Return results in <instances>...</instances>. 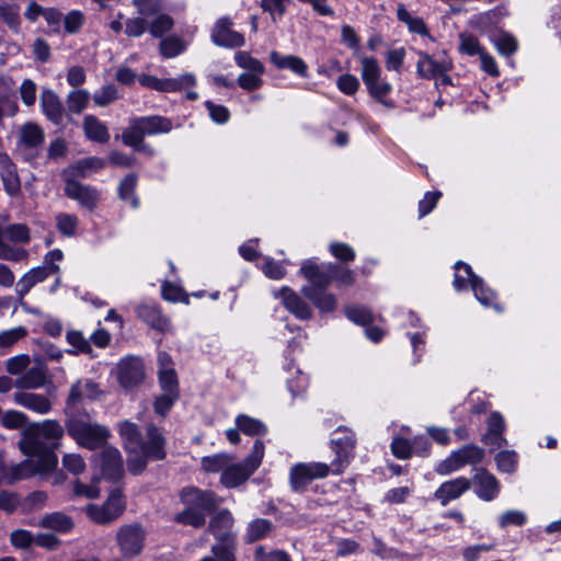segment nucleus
<instances>
[{
  "label": "nucleus",
  "instance_id": "11",
  "mask_svg": "<svg viewBox=\"0 0 561 561\" xmlns=\"http://www.w3.org/2000/svg\"><path fill=\"white\" fill-rule=\"evenodd\" d=\"M335 264L318 263L314 259L305 260L300 266V274L308 280L307 286L327 288L333 277Z\"/></svg>",
  "mask_w": 561,
  "mask_h": 561
},
{
  "label": "nucleus",
  "instance_id": "52",
  "mask_svg": "<svg viewBox=\"0 0 561 561\" xmlns=\"http://www.w3.org/2000/svg\"><path fill=\"white\" fill-rule=\"evenodd\" d=\"M99 479L100 478L95 474L90 484H85V483L81 482L80 480H76L73 482V489H72L73 496L84 497V499H89V500L99 497L100 489L96 485V481Z\"/></svg>",
  "mask_w": 561,
  "mask_h": 561
},
{
  "label": "nucleus",
  "instance_id": "17",
  "mask_svg": "<svg viewBox=\"0 0 561 561\" xmlns=\"http://www.w3.org/2000/svg\"><path fill=\"white\" fill-rule=\"evenodd\" d=\"M158 379L161 391L180 393L178 374L172 357L160 351L157 357Z\"/></svg>",
  "mask_w": 561,
  "mask_h": 561
},
{
  "label": "nucleus",
  "instance_id": "50",
  "mask_svg": "<svg viewBox=\"0 0 561 561\" xmlns=\"http://www.w3.org/2000/svg\"><path fill=\"white\" fill-rule=\"evenodd\" d=\"M397 15L400 21L408 25L411 32L420 35L427 34V28L424 22L420 18L412 16L402 4L398 5Z\"/></svg>",
  "mask_w": 561,
  "mask_h": 561
},
{
  "label": "nucleus",
  "instance_id": "24",
  "mask_svg": "<svg viewBox=\"0 0 561 561\" xmlns=\"http://www.w3.org/2000/svg\"><path fill=\"white\" fill-rule=\"evenodd\" d=\"M230 26L231 22L228 19L218 20L211 33V39L216 45L231 48L243 45V36Z\"/></svg>",
  "mask_w": 561,
  "mask_h": 561
},
{
  "label": "nucleus",
  "instance_id": "57",
  "mask_svg": "<svg viewBox=\"0 0 561 561\" xmlns=\"http://www.w3.org/2000/svg\"><path fill=\"white\" fill-rule=\"evenodd\" d=\"M455 453L457 454V456L461 462V467H465L467 465L477 463L483 457V450L480 447L474 446V445L463 446V447L455 450Z\"/></svg>",
  "mask_w": 561,
  "mask_h": 561
},
{
  "label": "nucleus",
  "instance_id": "7",
  "mask_svg": "<svg viewBox=\"0 0 561 561\" xmlns=\"http://www.w3.org/2000/svg\"><path fill=\"white\" fill-rule=\"evenodd\" d=\"M145 530L138 524L122 526L116 534V543L124 559L139 556L144 549Z\"/></svg>",
  "mask_w": 561,
  "mask_h": 561
},
{
  "label": "nucleus",
  "instance_id": "31",
  "mask_svg": "<svg viewBox=\"0 0 561 561\" xmlns=\"http://www.w3.org/2000/svg\"><path fill=\"white\" fill-rule=\"evenodd\" d=\"M41 106L44 114L49 121L55 124H60L62 121V105L57 94L46 89L41 94Z\"/></svg>",
  "mask_w": 561,
  "mask_h": 561
},
{
  "label": "nucleus",
  "instance_id": "49",
  "mask_svg": "<svg viewBox=\"0 0 561 561\" xmlns=\"http://www.w3.org/2000/svg\"><path fill=\"white\" fill-rule=\"evenodd\" d=\"M272 525L268 520L259 518L251 522L247 529V541L254 542L267 536L271 531Z\"/></svg>",
  "mask_w": 561,
  "mask_h": 561
},
{
  "label": "nucleus",
  "instance_id": "19",
  "mask_svg": "<svg viewBox=\"0 0 561 561\" xmlns=\"http://www.w3.org/2000/svg\"><path fill=\"white\" fill-rule=\"evenodd\" d=\"M101 393L102 391L94 381L90 379H79L69 390L65 411H75L76 404L83 400H95Z\"/></svg>",
  "mask_w": 561,
  "mask_h": 561
},
{
  "label": "nucleus",
  "instance_id": "35",
  "mask_svg": "<svg viewBox=\"0 0 561 561\" xmlns=\"http://www.w3.org/2000/svg\"><path fill=\"white\" fill-rule=\"evenodd\" d=\"M46 379L45 367H32L16 380V387L21 389H38L45 386Z\"/></svg>",
  "mask_w": 561,
  "mask_h": 561
},
{
  "label": "nucleus",
  "instance_id": "30",
  "mask_svg": "<svg viewBox=\"0 0 561 561\" xmlns=\"http://www.w3.org/2000/svg\"><path fill=\"white\" fill-rule=\"evenodd\" d=\"M0 176L5 192L11 196L16 195L20 191V180L14 164L5 153H0Z\"/></svg>",
  "mask_w": 561,
  "mask_h": 561
},
{
  "label": "nucleus",
  "instance_id": "10",
  "mask_svg": "<svg viewBox=\"0 0 561 561\" xmlns=\"http://www.w3.org/2000/svg\"><path fill=\"white\" fill-rule=\"evenodd\" d=\"M330 467L324 462L297 463L290 469V484L295 491H302L316 479L325 478Z\"/></svg>",
  "mask_w": 561,
  "mask_h": 561
},
{
  "label": "nucleus",
  "instance_id": "20",
  "mask_svg": "<svg viewBox=\"0 0 561 561\" xmlns=\"http://www.w3.org/2000/svg\"><path fill=\"white\" fill-rule=\"evenodd\" d=\"M302 295L312 302L321 314L332 313L337 308V298L327 288H316L312 286H302Z\"/></svg>",
  "mask_w": 561,
  "mask_h": 561
},
{
  "label": "nucleus",
  "instance_id": "41",
  "mask_svg": "<svg viewBox=\"0 0 561 561\" xmlns=\"http://www.w3.org/2000/svg\"><path fill=\"white\" fill-rule=\"evenodd\" d=\"M136 186L137 178L134 174L124 178L118 185L119 198L126 204H129L133 208H138L139 206V201L135 193Z\"/></svg>",
  "mask_w": 561,
  "mask_h": 561
},
{
  "label": "nucleus",
  "instance_id": "16",
  "mask_svg": "<svg viewBox=\"0 0 561 561\" xmlns=\"http://www.w3.org/2000/svg\"><path fill=\"white\" fill-rule=\"evenodd\" d=\"M136 314L150 328L161 333H173V325L165 317L158 305L144 302L136 307Z\"/></svg>",
  "mask_w": 561,
  "mask_h": 561
},
{
  "label": "nucleus",
  "instance_id": "22",
  "mask_svg": "<svg viewBox=\"0 0 561 561\" xmlns=\"http://www.w3.org/2000/svg\"><path fill=\"white\" fill-rule=\"evenodd\" d=\"M476 494L479 499L490 502L494 500L500 492L497 479L484 469H477L472 478Z\"/></svg>",
  "mask_w": 561,
  "mask_h": 561
},
{
  "label": "nucleus",
  "instance_id": "42",
  "mask_svg": "<svg viewBox=\"0 0 561 561\" xmlns=\"http://www.w3.org/2000/svg\"><path fill=\"white\" fill-rule=\"evenodd\" d=\"M142 131L146 135H154L160 133H168L172 129V124L168 118L160 116H149L138 118Z\"/></svg>",
  "mask_w": 561,
  "mask_h": 561
},
{
  "label": "nucleus",
  "instance_id": "61",
  "mask_svg": "<svg viewBox=\"0 0 561 561\" xmlns=\"http://www.w3.org/2000/svg\"><path fill=\"white\" fill-rule=\"evenodd\" d=\"M180 393L162 391V393L154 400V412L164 416L178 401Z\"/></svg>",
  "mask_w": 561,
  "mask_h": 561
},
{
  "label": "nucleus",
  "instance_id": "14",
  "mask_svg": "<svg viewBox=\"0 0 561 561\" xmlns=\"http://www.w3.org/2000/svg\"><path fill=\"white\" fill-rule=\"evenodd\" d=\"M64 181L65 194L69 198L76 201L81 207L89 210H93L98 206L101 195L96 188L71 179Z\"/></svg>",
  "mask_w": 561,
  "mask_h": 561
},
{
  "label": "nucleus",
  "instance_id": "1",
  "mask_svg": "<svg viewBox=\"0 0 561 561\" xmlns=\"http://www.w3.org/2000/svg\"><path fill=\"white\" fill-rule=\"evenodd\" d=\"M65 414L68 435L78 446L90 450L102 448L101 454L94 458V469L107 480H118L123 474V459L117 448L105 446L111 437L110 430L92 422L88 414L76 411H65Z\"/></svg>",
  "mask_w": 561,
  "mask_h": 561
},
{
  "label": "nucleus",
  "instance_id": "13",
  "mask_svg": "<svg viewBox=\"0 0 561 561\" xmlns=\"http://www.w3.org/2000/svg\"><path fill=\"white\" fill-rule=\"evenodd\" d=\"M453 64L446 56L434 58L427 54H420L417 61V72L424 78H440L443 83H449L450 79L447 72L451 69Z\"/></svg>",
  "mask_w": 561,
  "mask_h": 561
},
{
  "label": "nucleus",
  "instance_id": "38",
  "mask_svg": "<svg viewBox=\"0 0 561 561\" xmlns=\"http://www.w3.org/2000/svg\"><path fill=\"white\" fill-rule=\"evenodd\" d=\"M44 141L43 129L34 124L26 123L21 127L20 130V145L26 148H37Z\"/></svg>",
  "mask_w": 561,
  "mask_h": 561
},
{
  "label": "nucleus",
  "instance_id": "60",
  "mask_svg": "<svg viewBox=\"0 0 561 561\" xmlns=\"http://www.w3.org/2000/svg\"><path fill=\"white\" fill-rule=\"evenodd\" d=\"M289 0H261V8L277 22L286 12Z\"/></svg>",
  "mask_w": 561,
  "mask_h": 561
},
{
  "label": "nucleus",
  "instance_id": "56",
  "mask_svg": "<svg viewBox=\"0 0 561 561\" xmlns=\"http://www.w3.org/2000/svg\"><path fill=\"white\" fill-rule=\"evenodd\" d=\"M527 515L519 510H507L499 516V526L506 528L508 526H524L527 523Z\"/></svg>",
  "mask_w": 561,
  "mask_h": 561
},
{
  "label": "nucleus",
  "instance_id": "44",
  "mask_svg": "<svg viewBox=\"0 0 561 561\" xmlns=\"http://www.w3.org/2000/svg\"><path fill=\"white\" fill-rule=\"evenodd\" d=\"M39 525L59 533H68L72 527V520L62 513H53L45 516Z\"/></svg>",
  "mask_w": 561,
  "mask_h": 561
},
{
  "label": "nucleus",
  "instance_id": "43",
  "mask_svg": "<svg viewBox=\"0 0 561 561\" xmlns=\"http://www.w3.org/2000/svg\"><path fill=\"white\" fill-rule=\"evenodd\" d=\"M360 77L365 85L381 78V67L374 57L360 56Z\"/></svg>",
  "mask_w": 561,
  "mask_h": 561
},
{
  "label": "nucleus",
  "instance_id": "18",
  "mask_svg": "<svg viewBox=\"0 0 561 561\" xmlns=\"http://www.w3.org/2000/svg\"><path fill=\"white\" fill-rule=\"evenodd\" d=\"M275 297L280 299L284 307L297 319L309 320L313 316L312 308L293 289L283 287L275 291Z\"/></svg>",
  "mask_w": 561,
  "mask_h": 561
},
{
  "label": "nucleus",
  "instance_id": "36",
  "mask_svg": "<svg viewBox=\"0 0 561 561\" xmlns=\"http://www.w3.org/2000/svg\"><path fill=\"white\" fill-rule=\"evenodd\" d=\"M233 524V518L229 511L219 512L210 522V531L218 540H225V538H232L230 529Z\"/></svg>",
  "mask_w": 561,
  "mask_h": 561
},
{
  "label": "nucleus",
  "instance_id": "32",
  "mask_svg": "<svg viewBox=\"0 0 561 561\" xmlns=\"http://www.w3.org/2000/svg\"><path fill=\"white\" fill-rule=\"evenodd\" d=\"M28 459L24 460L23 462L13 466L9 471L10 477V483L27 478L30 476H33L35 473H43L47 472L48 470H44L41 468L42 465V457L37 456H27Z\"/></svg>",
  "mask_w": 561,
  "mask_h": 561
},
{
  "label": "nucleus",
  "instance_id": "8",
  "mask_svg": "<svg viewBox=\"0 0 561 561\" xmlns=\"http://www.w3.org/2000/svg\"><path fill=\"white\" fill-rule=\"evenodd\" d=\"M125 510V501L119 490L110 493L106 502L100 505H88L87 515L98 524H107L121 516Z\"/></svg>",
  "mask_w": 561,
  "mask_h": 561
},
{
  "label": "nucleus",
  "instance_id": "54",
  "mask_svg": "<svg viewBox=\"0 0 561 561\" xmlns=\"http://www.w3.org/2000/svg\"><path fill=\"white\" fill-rule=\"evenodd\" d=\"M90 94L85 90H76L69 93L67 99L68 111L75 114L81 113L88 105Z\"/></svg>",
  "mask_w": 561,
  "mask_h": 561
},
{
  "label": "nucleus",
  "instance_id": "25",
  "mask_svg": "<svg viewBox=\"0 0 561 561\" xmlns=\"http://www.w3.org/2000/svg\"><path fill=\"white\" fill-rule=\"evenodd\" d=\"M105 165L103 159L98 157H90L82 160L77 161L76 163L69 165L62 172L64 180H75L76 178H87L92 173L99 172Z\"/></svg>",
  "mask_w": 561,
  "mask_h": 561
},
{
  "label": "nucleus",
  "instance_id": "3",
  "mask_svg": "<svg viewBox=\"0 0 561 561\" xmlns=\"http://www.w3.org/2000/svg\"><path fill=\"white\" fill-rule=\"evenodd\" d=\"M65 430L56 420H45L30 424L23 432L20 449L26 456L42 457L41 468L53 470L57 466V458L53 448L64 436Z\"/></svg>",
  "mask_w": 561,
  "mask_h": 561
},
{
  "label": "nucleus",
  "instance_id": "23",
  "mask_svg": "<svg viewBox=\"0 0 561 561\" xmlns=\"http://www.w3.org/2000/svg\"><path fill=\"white\" fill-rule=\"evenodd\" d=\"M471 481L465 477H458L442 483L434 492V499L445 506L457 500L470 489Z\"/></svg>",
  "mask_w": 561,
  "mask_h": 561
},
{
  "label": "nucleus",
  "instance_id": "34",
  "mask_svg": "<svg viewBox=\"0 0 561 561\" xmlns=\"http://www.w3.org/2000/svg\"><path fill=\"white\" fill-rule=\"evenodd\" d=\"M83 129L88 139L96 142H106L110 134L106 126L95 116L87 115L83 119Z\"/></svg>",
  "mask_w": 561,
  "mask_h": 561
},
{
  "label": "nucleus",
  "instance_id": "21",
  "mask_svg": "<svg viewBox=\"0 0 561 561\" xmlns=\"http://www.w3.org/2000/svg\"><path fill=\"white\" fill-rule=\"evenodd\" d=\"M13 401L15 404L41 415L49 413L53 409L48 397L25 390L14 392Z\"/></svg>",
  "mask_w": 561,
  "mask_h": 561
},
{
  "label": "nucleus",
  "instance_id": "63",
  "mask_svg": "<svg viewBox=\"0 0 561 561\" xmlns=\"http://www.w3.org/2000/svg\"><path fill=\"white\" fill-rule=\"evenodd\" d=\"M236 64L247 71H257V72H264V66L259 60L253 58L249 53L247 51H238L234 55Z\"/></svg>",
  "mask_w": 561,
  "mask_h": 561
},
{
  "label": "nucleus",
  "instance_id": "40",
  "mask_svg": "<svg viewBox=\"0 0 561 561\" xmlns=\"http://www.w3.org/2000/svg\"><path fill=\"white\" fill-rule=\"evenodd\" d=\"M66 340L68 344L71 346L70 350L66 351L68 354H88L93 356L90 341L83 336L82 332L77 330H70L66 333Z\"/></svg>",
  "mask_w": 561,
  "mask_h": 561
},
{
  "label": "nucleus",
  "instance_id": "26",
  "mask_svg": "<svg viewBox=\"0 0 561 561\" xmlns=\"http://www.w3.org/2000/svg\"><path fill=\"white\" fill-rule=\"evenodd\" d=\"M58 270V265H51L50 267L43 265L32 268L19 279L16 284L18 294L23 297L33 286L45 280L50 274L56 273Z\"/></svg>",
  "mask_w": 561,
  "mask_h": 561
},
{
  "label": "nucleus",
  "instance_id": "5",
  "mask_svg": "<svg viewBox=\"0 0 561 561\" xmlns=\"http://www.w3.org/2000/svg\"><path fill=\"white\" fill-rule=\"evenodd\" d=\"M180 496L185 510L178 514L175 519L193 527L204 525L206 513L217 505V500L211 492L193 486L183 489Z\"/></svg>",
  "mask_w": 561,
  "mask_h": 561
},
{
  "label": "nucleus",
  "instance_id": "2",
  "mask_svg": "<svg viewBox=\"0 0 561 561\" xmlns=\"http://www.w3.org/2000/svg\"><path fill=\"white\" fill-rule=\"evenodd\" d=\"M118 433L128 453L127 467L131 473H140L146 467L147 459L164 458L165 440L158 427L148 426L146 442L141 440L138 426L129 421L118 424Z\"/></svg>",
  "mask_w": 561,
  "mask_h": 561
},
{
  "label": "nucleus",
  "instance_id": "12",
  "mask_svg": "<svg viewBox=\"0 0 561 561\" xmlns=\"http://www.w3.org/2000/svg\"><path fill=\"white\" fill-rule=\"evenodd\" d=\"M138 80L141 85L160 92L186 91L196 84V78L193 73H184L173 79H159L153 76L141 75Z\"/></svg>",
  "mask_w": 561,
  "mask_h": 561
},
{
  "label": "nucleus",
  "instance_id": "29",
  "mask_svg": "<svg viewBox=\"0 0 561 561\" xmlns=\"http://www.w3.org/2000/svg\"><path fill=\"white\" fill-rule=\"evenodd\" d=\"M288 373L286 385L288 391L294 398L306 393L309 387V376L305 374L295 363L290 362L285 366Z\"/></svg>",
  "mask_w": 561,
  "mask_h": 561
},
{
  "label": "nucleus",
  "instance_id": "51",
  "mask_svg": "<svg viewBox=\"0 0 561 561\" xmlns=\"http://www.w3.org/2000/svg\"><path fill=\"white\" fill-rule=\"evenodd\" d=\"M146 134L142 131L139 121L135 119L130 126L123 131L122 139L125 145L139 148Z\"/></svg>",
  "mask_w": 561,
  "mask_h": 561
},
{
  "label": "nucleus",
  "instance_id": "62",
  "mask_svg": "<svg viewBox=\"0 0 561 561\" xmlns=\"http://www.w3.org/2000/svg\"><path fill=\"white\" fill-rule=\"evenodd\" d=\"M461 468V462L454 450L449 454L448 457L437 462V465L435 466V471L439 476H448L453 472L460 470Z\"/></svg>",
  "mask_w": 561,
  "mask_h": 561
},
{
  "label": "nucleus",
  "instance_id": "15",
  "mask_svg": "<svg viewBox=\"0 0 561 561\" xmlns=\"http://www.w3.org/2000/svg\"><path fill=\"white\" fill-rule=\"evenodd\" d=\"M144 365L140 358L128 356L123 358L116 367V377L119 385L126 389L133 388L144 379Z\"/></svg>",
  "mask_w": 561,
  "mask_h": 561
},
{
  "label": "nucleus",
  "instance_id": "46",
  "mask_svg": "<svg viewBox=\"0 0 561 561\" xmlns=\"http://www.w3.org/2000/svg\"><path fill=\"white\" fill-rule=\"evenodd\" d=\"M492 42L495 45L497 51L501 55L510 56L517 49L516 38L505 32H499L492 37Z\"/></svg>",
  "mask_w": 561,
  "mask_h": 561
},
{
  "label": "nucleus",
  "instance_id": "4",
  "mask_svg": "<svg viewBox=\"0 0 561 561\" xmlns=\"http://www.w3.org/2000/svg\"><path fill=\"white\" fill-rule=\"evenodd\" d=\"M454 288L457 291L471 289L476 299L484 307L502 312L503 308L497 302L496 293L484 280L476 275L470 265L463 262L455 264Z\"/></svg>",
  "mask_w": 561,
  "mask_h": 561
},
{
  "label": "nucleus",
  "instance_id": "27",
  "mask_svg": "<svg viewBox=\"0 0 561 561\" xmlns=\"http://www.w3.org/2000/svg\"><path fill=\"white\" fill-rule=\"evenodd\" d=\"M488 431L483 437L486 445L500 447L507 442L503 436L506 425L503 415L500 412H492L486 421Z\"/></svg>",
  "mask_w": 561,
  "mask_h": 561
},
{
  "label": "nucleus",
  "instance_id": "45",
  "mask_svg": "<svg viewBox=\"0 0 561 561\" xmlns=\"http://www.w3.org/2000/svg\"><path fill=\"white\" fill-rule=\"evenodd\" d=\"M495 462L499 471L513 473L518 466V456L514 450H502L496 454Z\"/></svg>",
  "mask_w": 561,
  "mask_h": 561
},
{
  "label": "nucleus",
  "instance_id": "6",
  "mask_svg": "<svg viewBox=\"0 0 561 561\" xmlns=\"http://www.w3.org/2000/svg\"><path fill=\"white\" fill-rule=\"evenodd\" d=\"M265 453V446L262 440H256L252 447L250 455L242 461H229L224 473L220 477V482L226 488H237L244 483L250 476L260 467Z\"/></svg>",
  "mask_w": 561,
  "mask_h": 561
},
{
  "label": "nucleus",
  "instance_id": "28",
  "mask_svg": "<svg viewBox=\"0 0 561 561\" xmlns=\"http://www.w3.org/2000/svg\"><path fill=\"white\" fill-rule=\"evenodd\" d=\"M270 59L277 69H288L295 75L304 78L308 76L307 64L298 56L282 55L278 51L273 50L270 54Z\"/></svg>",
  "mask_w": 561,
  "mask_h": 561
},
{
  "label": "nucleus",
  "instance_id": "59",
  "mask_svg": "<svg viewBox=\"0 0 561 561\" xmlns=\"http://www.w3.org/2000/svg\"><path fill=\"white\" fill-rule=\"evenodd\" d=\"M162 297L172 302H184L190 304L188 296L184 294L183 288L180 285L165 282L161 288Z\"/></svg>",
  "mask_w": 561,
  "mask_h": 561
},
{
  "label": "nucleus",
  "instance_id": "64",
  "mask_svg": "<svg viewBox=\"0 0 561 561\" xmlns=\"http://www.w3.org/2000/svg\"><path fill=\"white\" fill-rule=\"evenodd\" d=\"M255 561H291L287 552L283 550H266L260 546L255 550Z\"/></svg>",
  "mask_w": 561,
  "mask_h": 561
},
{
  "label": "nucleus",
  "instance_id": "55",
  "mask_svg": "<svg viewBox=\"0 0 561 561\" xmlns=\"http://www.w3.org/2000/svg\"><path fill=\"white\" fill-rule=\"evenodd\" d=\"M346 318L357 324L368 325L373 322L374 316L371 311L365 307L350 306L345 308Z\"/></svg>",
  "mask_w": 561,
  "mask_h": 561
},
{
  "label": "nucleus",
  "instance_id": "39",
  "mask_svg": "<svg viewBox=\"0 0 561 561\" xmlns=\"http://www.w3.org/2000/svg\"><path fill=\"white\" fill-rule=\"evenodd\" d=\"M233 460V455L228 453H219L210 456H205L201 459L202 469L209 473H224L226 466L229 461Z\"/></svg>",
  "mask_w": 561,
  "mask_h": 561
},
{
  "label": "nucleus",
  "instance_id": "9",
  "mask_svg": "<svg viewBox=\"0 0 561 561\" xmlns=\"http://www.w3.org/2000/svg\"><path fill=\"white\" fill-rule=\"evenodd\" d=\"M331 443L335 453L332 471L339 474L343 472L354 456L355 438L352 432L339 428L334 432Z\"/></svg>",
  "mask_w": 561,
  "mask_h": 561
},
{
  "label": "nucleus",
  "instance_id": "47",
  "mask_svg": "<svg viewBox=\"0 0 561 561\" xmlns=\"http://www.w3.org/2000/svg\"><path fill=\"white\" fill-rule=\"evenodd\" d=\"M233 538H225L213 546L211 552L218 561H236Z\"/></svg>",
  "mask_w": 561,
  "mask_h": 561
},
{
  "label": "nucleus",
  "instance_id": "48",
  "mask_svg": "<svg viewBox=\"0 0 561 561\" xmlns=\"http://www.w3.org/2000/svg\"><path fill=\"white\" fill-rule=\"evenodd\" d=\"M79 226V219L77 216L60 213L56 216V227L58 231L65 237H73Z\"/></svg>",
  "mask_w": 561,
  "mask_h": 561
},
{
  "label": "nucleus",
  "instance_id": "33",
  "mask_svg": "<svg viewBox=\"0 0 561 561\" xmlns=\"http://www.w3.org/2000/svg\"><path fill=\"white\" fill-rule=\"evenodd\" d=\"M366 89L369 95L385 107H394V102L391 99H389V95L392 91V85L382 77L371 83H368V85H366Z\"/></svg>",
  "mask_w": 561,
  "mask_h": 561
},
{
  "label": "nucleus",
  "instance_id": "37",
  "mask_svg": "<svg viewBox=\"0 0 561 561\" xmlns=\"http://www.w3.org/2000/svg\"><path fill=\"white\" fill-rule=\"evenodd\" d=\"M234 423L240 432L249 436H262L267 433V427L262 421L247 414H239Z\"/></svg>",
  "mask_w": 561,
  "mask_h": 561
},
{
  "label": "nucleus",
  "instance_id": "58",
  "mask_svg": "<svg viewBox=\"0 0 561 561\" xmlns=\"http://www.w3.org/2000/svg\"><path fill=\"white\" fill-rule=\"evenodd\" d=\"M62 467L71 474L79 476L85 470V461L76 453L65 454L61 459Z\"/></svg>",
  "mask_w": 561,
  "mask_h": 561
},
{
  "label": "nucleus",
  "instance_id": "53",
  "mask_svg": "<svg viewBox=\"0 0 561 561\" xmlns=\"http://www.w3.org/2000/svg\"><path fill=\"white\" fill-rule=\"evenodd\" d=\"M186 46L187 43L184 41L176 36H170L160 43V50L165 58H173L183 53L186 49Z\"/></svg>",
  "mask_w": 561,
  "mask_h": 561
}]
</instances>
